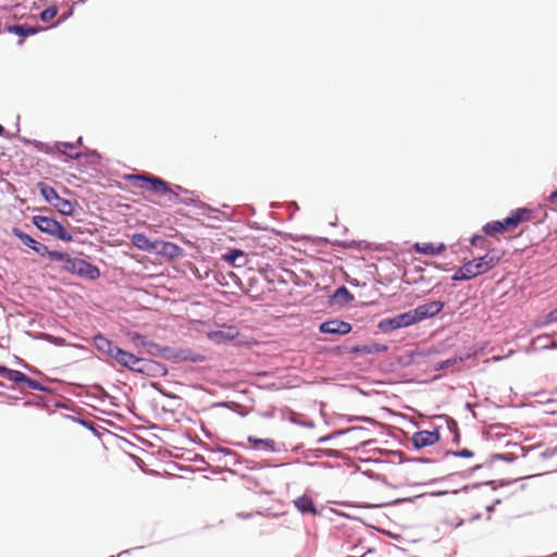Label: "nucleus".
<instances>
[{"label":"nucleus","mask_w":557,"mask_h":557,"mask_svg":"<svg viewBox=\"0 0 557 557\" xmlns=\"http://www.w3.org/2000/svg\"><path fill=\"white\" fill-rule=\"evenodd\" d=\"M231 454L232 455H227L228 457L233 458V465L234 466H237V465H244V457L242 455H239L238 453H236L235 450H232L231 449Z\"/></svg>","instance_id":"338daca9"},{"label":"nucleus","mask_w":557,"mask_h":557,"mask_svg":"<svg viewBox=\"0 0 557 557\" xmlns=\"http://www.w3.org/2000/svg\"><path fill=\"white\" fill-rule=\"evenodd\" d=\"M394 317L396 318L397 326L399 329H405L417 324V320L412 309L395 314Z\"/></svg>","instance_id":"72a5a7b5"},{"label":"nucleus","mask_w":557,"mask_h":557,"mask_svg":"<svg viewBox=\"0 0 557 557\" xmlns=\"http://www.w3.org/2000/svg\"><path fill=\"white\" fill-rule=\"evenodd\" d=\"M205 449L210 453H220L223 454L224 456L232 455L230 448H226L219 444L206 445Z\"/></svg>","instance_id":"5fc2aeb1"},{"label":"nucleus","mask_w":557,"mask_h":557,"mask_svg":"<svg viewBox=\"0 0 557 557\" xmlns=\"http://www.w3.org/2000/svg\"><path fill=\"white\" fill-rule=\"evenodd\" d=\"M238 335L239 331L235 325H223L220 330L209 332L208 337L220 345L234 341Z\"/></svg>","instance_id":"a211bd4d"},{"label":"nucleus","mask_w":557,"mask_h":557,"mask_svg":"<svg viewBox=\"0 0 557 557\" xmlns=\"http://www.w3.org/2000/svg\"><path fill=\"white\" fill-rule=\"evenodd\" d=\"M420 355L416 350L406 351L404 355L397 356L395 362L397 368L404 369L410 367L414 362V356Z\"/></svg>","instance_id":"4c0bfd02"},{"label":"nucleus","mask_w":557,"mask_h":557,"mask_svg":"<svg viewBox=\"0 0 557 557\" xmlns=\"http://www.w3.org/2000/svg\"><path fill=\"white\" fill-rule=\"evenodd\" d=\"M20 140L22 143H24L25 145L33 146L39 152H44V153L50 154V153H52V151H54L58 154H62V156L67 157V152L65 150V147H61L60 146L62 144H65V141H55L54 145H53V149H52L49 144L40 141V140H37V139H28V138H25V137H20Z\"/></svg>","instance_id":"f3484780"},{"label":"nucleus","mask_w":557,"mask_h":557,"mask_svg":"<svg viewBox=\"0 0 557 557\" xmlns=\"http://www.w3.org/2000/svg\"><path fill=\"white\" fill-rule=\"evenodd\" d=\"M352 324L338 318H330L318 325L321 334L345 336L352 332Z\"/></svg>","instance_id":"9d476101"},{"label":"nucleus","mask_w":557,"mask_h":557,"mask_svg":"<svg viewBox=\"0 0 557 557\" xmlns=\"http://www.w3.org/2000/svg\"><path fill=\"white\" fill-rule=\"evenodd\" d=\"M59 13V8L58 5L55 4H52V5H49L47 8H45L42 11H40L39 13V20L41 22H49L51 21L52 18H54Z\"/></svg>","instance_id":"37998d69"},{"label":"nucleus","mask_w":557,"mask_h":557,"mask_svg":"<svg viewBox=\"0 0 557 557\" xmlns=\"http://www.w3.org/2000/svg\"><path fill=\"white\" fill-rule=\"evenodd\" d=\"M294 506L302 515L320 516L321 511L315 506L312 497L304 494L294 500Z\"/></svg>","instance_id":"412c9836"},{"label":"nucleus","mask_w":557,"mask_h":557,"mask_svg":"<svg viewBox=\"0 0 557 557\" xmlns=\"http://www.w3.org/2000/svg\"><path fill=\"white\" fill-rule=\"evenodd\" d=\"M178 350H180V348H177V347L163 345L162 359L169 360L172 362H177Z\"/></svg>","instance_id":"a18cd8bd"},{"label":"nucleus","mask_w":557,"mask_h":557,"mask_svg":"<svg viewBox=\"0 0 557 557\" xmlns=\"http://www.w3.org/2000/svg\"><path fill=\"white\" fill-rule=\"evenodd\" d=\"M347 421L348 422L362 421V422H367L370 424H375V420L368 416H348Z\"/></svg>","instance_id":"052dcab7"},{"label":"nucleus","mask_w":557,"mask_h":557,"mask_svg":"<svg viewBox=\"0 0 557 557\" xmlns=\"http://www.w3.org/2000/svg\"><path fill=\"white\" fill-rule=\"evenodd\" d=\"M243 462H244L245 468L248 470H251V471H257V470H261V469H264L268 467H273L272 465H270L268 462L255 461V460H250L247 458H244Z\"/></svg>","instance_id":"8fccbe9b"},{"label":"nucleus","mask_w":557,"mask_h":557,"mask_svg":"<svg viewBox=\"0 0 557 557\" xmlns=\"http://www.w3.org/2000/svg\"><path fill=\"white\" fill-rule=\"evenodd\" d=\"M355 300L354 294L345 286H338L332 294L327 296V305L330 307L344 308Z\"/></svg>","instance_id":"2eb2a0df"},{"label":"nucleus","mask_w":557,"mask_h":557,"mask_svg":"<svg viewBox=\"0 0 557 557\" xmlns=\"http://www.w3.org/2000/svg\"><path fill=\"white\" fill-rule=\"evenodd\" d=\"M231 454L232 455H227L228 457L233 458V465L234 466H237V465H244V457L242 455H239L238 453H236L235 450H232L231 449Z\"/></svg>","instance_id":"69168bd1"},{"label":"nucleus","mask_w":557,"mask_h":557,"mask_svg":"<svg viewBox=\"0 0 557 557\" xmlns=\"http://www.w3.org/2000/svg\"><path fill=\"white\" fill-rule=\"evenodd\" d=\"M5 30L10 34L16 35L18 37V45H22L25 38L36 35L45 30V28L39 24L29 25L14 23L5 25Z\"/></svg>","instance_id":"4468645a"},{"label":"nucleus","mask_w":557,"mask_h":557,"mask_svg":"<svg viewBox=\"0 0 557 557\" xmlns=\"http://www.w3.org/2000/svg\"><path fill=\"white\" fill-rule=\"evenodd\" d=\"M377 329L381 333L384 334L399 330L397 326L396 318L394 315L381 319L377 323Z\"/></svg>","instance_id":"c9c22d12"},{"label":"nucleus","mask_w":557,"mask_h":557,"mask_svg":"<svg viewBox=\"0 0 557 557\" xmlns=\"http://www.w3.org/2000/svg\"><path fill=\"white\" fill-rule=\"evenodd\" d=\"M37 189L39 191V195L50 206L54 203V200H58L59 194L53 186H51L45 182H39L37 184Z\"/></svg>","instance_id":"7c9ffc66"},{"label":"nucleus","mask_w":557,"mask_h":557,"mask_svg":"<svg viewBox=\"0 0 557 557\" xmlns=\"http://www.w3.org/2000/svg\"><path fill=\"white\" fill-rule=\"evenodd\" d=\"M349 347L350 346L336 345L332 347H325L323 351L333 356H342L344 352H349Z\"/></svg>","instance_id":"864d4df0"},{"label":"nucleus","mask_w":557,"mask_h":557,"mask_svg":"<svg viewBox=\"0 0 557 557\" xmlns=\"http://www.w3.org/2000/svg\"><path fill=\"white\" fill-rule=\"evenodd\" d=\"M534 218V210L527 207H520L511 210L509 214L502 219L490 222V269L498 262L504 251L494 247L495 238L499 234L510 233L517 230L521 224L531 221Z\"/></svg>","instance_id":"f03ea898"},{"label":"nucleus","mask_w":557,"mask_h":557,"mask_svg":"<svg viewBox=\"0 0 557 557\" xmlns=\"http://www.w3.org/2000/svg\"><path fill=\"white\" fill-rule=\"evenodd\" d=\"M441 426H435L432 431L419 430L412 434L411 443L414 450L432 446L441 441Z\"/></svg>","instance_id":"9b49d317"},{"label":"nucleus","mask_w":557,"mask_h":557,"mask_svg":"<svg viewBox=\"0 0 557 557\" xmlns=\"http://www.w3.org/2000/svg\"><path fill=\"white\" fill-rule=\"evenodd\" d=\"M30 222L40 233L49 235L57 240L63 243L74 242L73 233L53 215H33Z\"/></svg>","instance_id":"39448f33"},{"label":"nucleus","mask_w":557,"mask_h":557,"mask_svg":"<svg viewBox=\"0 0 557 557\" xmlns=\"http://www.w3.org/2000/svg\"><path fill=\"white\" fill-rule=\"evenodd\" d=\"M94 388L100 393V395L97 397L99 400L104 401L106 399H109L113 407H119L117 398L110 395L101 384L95 383Z\"/></svg>","instance_id":"79ce46f5"},{"label":"nucleus","mask_w":557,"mask_h":557,"mask_svg":"<svg viewBox=\"0 0 557 557\" xmlns=\"http://www.w3.org/2000/svg\"><path fill=\"white\" fill-rule=\"evenodd\" d=\"M361 473L364 476H367V478H369L371 480H374V481H377V482H382V483H384L387 486H393L391 483H388L387 478L384 474L375 473L374 471H372L370 469L362 470Z\"/></svg>","instance_id":"3c124183"},{"label":"nucleus","mask_w":557,"mask_h":557,"mask_svg":"<svg viewBox=\"0 0 557 557\" xmlns=\"http://www.w3.org/2000/svg\"><path fill=\"white\" fill-rule=\"evenodd\" d=\"M397 369V364L394 361H382L380 363V371L383 373H391L394 372Z\"/></svg>","instance_id":"4d7b16f0"},{"label":"nucleus","mask_w":557,"mask_h":557,"mask_svg":"<svg viewBox=\"0 0 557 557\" xmlns=\"http://www.w3.org/2000/svg\"><path fill=\"white\" fill-rule=\"evenodd\" d=\"M438 418H445L447 423V429L450 433H455L459 431L458 423L454 418L447 417V416H438Z\"/></svg>","instance_id":"13d9d810"},{"label":"nucleus","mask_w":557,"mask_h":557,"mask_svg":"<svg viewBox=\"0 0 557 557\" xmlns=\"http://www.w3.org/2000/svg\"><path fill=\"white\" fill-rule=\"evenodd\" d=\"M305 456L306 457L312 456L314 458H322V457L342 458L343 453L341 450L333 449V448H314V449H308L307 451H305Z\"/></svg>","instance_id":"2f4dec72"},{"label":"nucleus","mask_w":557,"mask_h":557,"mask_svg":"<svg viewBox=\"0 0 557 557\" xmlns=\"http://www.w3.org/2000/svg\"><path fill=\"white\" fill-rule=\"evenodd\" d=\"M247 442L250 445V447L255 450H264L270 453L281 451L275 441L272 438H260L255 435H248Z\"/></svg>","instance_id":"aec40b11"},{"label":"nucleus","mask_w":557,"mask_h":557,"mask_svg":"<svg viewBox=\"0 0 557 557\" xmlns=\"http://www.w3.org/2000/svg\"><path fill=\"white\" fill-rule=\"evenodd\" d=\"M221 259L232 267H240L246 262V253L239 248H228Z\"/></svg>","instance_id":"bb28decb"},{"label":"nucleus","mask_w":557,"mask_h":557,"mask_svg":"<svg viewBox=\"0 0 557 557\" xmlns=\"http://www.w3.org/2000/svg\"><path fill=\"white\" fill-rule=\"evenodd\" d=\"M51 262H60V271L69 273L86 281H97L101 276V270L98 265L91 263L85 258L74 257L67 251L54 250Z\"/></svg>","instance_id":"7ed1b4c3"},{"label":"nucleus","mask_w":557,"mask_h":557,"mask_svg":"<svg viewBox=\"0 0 557 557\" xmlns=\"http://www.w3.org/2000/svg\"><path fill=\"white\" fill-rule=\"evenodd\" d=\"M35 407L45 409L48 412L52 413L53 410L49 407V400L44 396H35Z\"/></svg>","instance_id":"6e6d98bb"},{"label":"nucleus","mask_w":557,"mask_h":557,"mask_svg":"<svg viewBox=\"0 0 557 557\" xmlns=\"http://www.w3.org/2000/svg\"><path fill=\"white\" fill-rule=\"evenodd\" d=\"M454 456L458 458H472L474 456V451L469 448H461L458 450L447 449L444 453V457Z\"/></svg>","instance_id":"49530a36"},{"label":"nucleus","mask_w":557,"mask_h":557,"mask_svg":"<svg viewBox=\"0 0 557 557\" xmlns=\"http://www.w3.org/2000/svg\"><path fill=\"white\" fill-rule=\"evenodd\" d=\"M483 466H484L483 463L475 465L472 468L463 470V471H457V472H454V473H449V474H447L445 476L431 479V480H429L426 482L412 483L411 485L412 486H430V485H435V484H437L440 482H453L456 478H459L461 480H468L478 470L482 469Z\"/></svg>","instance_id":"ddd939ff"},{"label":"nucleus","mask_w":557,"mask_h":557,"mask_svg":"<svg viewBox=\"0 0 557 557\" xmlns=\"http://www.w3.org/2000/svg\"><path fill=\"white\" fill-rule=\"evenodd\" d=\"M74 13V8H70L66 12H64L60 18L53 23L50 27H58L59 25H61L62 23H64L66 20H69Z\"/></svg>","instance_id":"680f3d73"},{"label":"nucleus","mask_w":557,"mask_h":557,"mask_svg":"<svg viewBox=\"0 0 557 557\" xmlns=\"http://www.w3.org/2000/svg\"><path fill=\"white\" fill-rule=\"evenodd\" d=\"M158 249H154L153 255L166 257L171 259L180 258L185 255V250L177 244L169 240L157 239Z\"/></svg>","instance_id":"dca6fc26"},{"label":"nucleus","mask_w":557,"mask_h":557,"mask_svg":"<svg viewBox=\"0 0 557 557\" xmlns=\"http://www.w3.org/2000/svg\"><path fill=\"white\" fill-rule=\"evenodd\" d=\"M366 431H367V429L363 428V426H350V428H347V429L336 430V431H334V432H332L330 434L321 436L315 442H317V444H325V443L330 442L331 440H334L336 437L343 436L345 434L362 433V432H366Z\"/></svg>","instance_id":"c756f323"},{"label":"nucleus","mask_w":557,"mask_h":557,"mask_svg":"<svg viewBox=\"0 0 557 557\" xmlns=\"http://www.w3.org/2000/svg\"><path fill=\"white\" fill-rule=\"evenodd\" d=\"M82 158H85L87 162L92 165H99L101 161V154L97 150L90 148H85L84 151H82Z\"/></svg>","instance_id":"a19ab883"},{"label":"nucleus","mask_w":557,"mask_h":557,"mask_svg":"<svg viewBox=\"0 0 557 557\" xmlns=\"http://www.w3.org/2000/svg\"><path fill=\"white\" fill-rule=\"evenodd\" d=\"M129 336V339L132 342V344L140 349L139 350V354H146L147 350H148V347L149 345L151 344V339H149L147 336L143 335L141 333L139 332H131L128 334Z\"/></svg>","instance_id":"473e14b6"},{"label":"nucleus","mask_w":557,"mask_h":557,"mask_svg":"<svg viewBox=\"0 0 557 557\" xmlns=\"http://www.w3.org/2000/svg\"><path fill=\"white\" fill-rule=\"evenodd\" d=\"M318 240L321 243L330 244L333 247H337V248H342V249H348V248L361 249L363 246L364 247L368 246L367 242H357L354 239L348 242V240H342V239L331 240L326 237H319Z\"/></svg>","instance_id":"c85d7f7f"},{"label":"nucleus","mask_w":557,"mask_h":557,"mask_svg":"<svg viewBox=\"0 0 557 557\" xmlns=\"http://www.w3.org/2000/svg\"><path fill=\"white\" fill-rule=\"evenodd\" d=\"M516 481H517L516 479L515 480H502V481L490 480L488 484L492 490H496L498 486L509 485L511 483H515Z\"/></svg>","instance_id":"e2e57ef3"},{"label":"nucleus","mask_w":557,"mask_h":557,"mask_svg":"<svg viewBox=\"0 0 557 557\" xmlns=\"http://www.w3.org/2000/svg\"><path fill=\"white\" fill-rule=\"evenodd\" d=\"M60 146L65 147L69 159L79 160L82 158V150L79 149V147H77V143L65 141V144H62Z\"/></svg>","instance_id":"ea45409f"},{"label":"nucleus","mask_w":557,"mask_h":557,"mask_svg":"<svg viewBox=\"0 0 557 557\" xmlns=\"http://www.w3.org/2000/svg\"><path fill=\"white\" fill-rule=\"evenodd\" d=\"M94 344L98 351L113 359L119 366L121 361L128 362L132 360V351L120 347L112 339L108 338L102 333L94 335Z\"/></svg>","instance_id":"423d86ee"},{"label":"nucleus","mask_w":557,"mask_h":557,"mask_svg":"<svg viewBox=\"0 0 557 557\" xmlns=\"http://www.w3.org/2000/svg\"><path fill=\"white\" fill-rule=\"evenodd\" d=\"M61 215L64 216H74L76 212V208L79 207L76 200H70L66 198L58 196V200H54V203L51 205Z\"/></svg>","instance_id":"393cba45"},{"label":"nucleus","mask_w":557,"mask_h":557,"mask_svg":"<svg viewBox=\"0 0 557 557\" xmlns=\"http://www.w3.org/2000/svg\"><path fill=\"white\" fill-rule=\"evenodd\" d=\"M9 382L13 383L14 385L18 386L20 387V392L21 393H24L22 387H26V388H29L32 391H38V392H42V393H46V394H57V389L47 385V384H44L41 383L39 380H35L30 376H28L26 373L20 371V370H14L13 369V372L11 374V377L9 380Z\"/></svg>","instance_id":"6e6552de"},{"label":"nucleus","mask_w":557,"mask_h":557,"mask_svg":"<svg viewBox=\"0 0 557 557\" xmlns=\"http://www.w3.org/2000/svg\"><path fill=\"white\" fill-rule=\"evenodd\" d=\"M503 428V424L499 423L490 424V444L493 443L494 447L507 437L506 434L502 433Z\"/></svg>","instance_id":"f704fd0d"},{"label":"nucleus","mask_w":557,"mask_h":557,"mask_svg":"<svg viewBox=\"0 0 557 557\" xmlns=\"http://www.w3.org/2000/svg\"><path fill=\"white\" fill-rule=\"evenodd\" d=\"M466 358L461 357V356H453L450 358H447L445 360H441L438 361L435 366H434V369L436 371H444V370H447V369H450V368H454L456 367L457 364L461 363L465 361Z\"/></svg>","instance_id":"e433bc0d"},{"label":"nucleus","mask_w":557,"mask_h":557,"mask_svg":"<svg viewBox=\"0 0 557 557\" xmlns=\"http://www.w3.org/2000/svg\"><path fill=\"white\" fill-rule=\"evenodd\" d=\"M391 455L397 459V462L399 465L408 462L409 458L406 457L405 453L401 450H393L391 451Z\"/></svg>","instance_id":"0e129e2a"},{"label":"nucleus","mask_w":557,"mask_h":557,"mask_svg":"<svg viewBox=\"0 0 557 557\" xmlns=\"http://www.w3.org/2000/svg\"><path fill=\"white\" fill-rule=\"evenodd\" d=\"M486 258L487 252L479 259H473L466 262L451 275V281H469L479 274L485 273L487 271V261L485 260Z\"/></svg>","instance_id":"0eeeda50"},{"label":"nucleus","mask_w":557,"mask_h":557,"mask_svg":"<svg viewBox=\"0 0 557 557\" xmlns=\"http://www.w3.org/2000/svg\"><path fill=\"white\" fill-rule=\"evenodd\" d=\"M162 349H163V345L152 341L148 347L146 355H148L151 358H156V357L162 358Z\"/></svg>","instance_id":"603ef678"},{"label":"nucleus","mask_w":557,"mask_h":557,"mask_svg":"<svg viewBox=\"0 0 557 557\" xmlns=\"http://www.w3.org/2000/svg\"><path fill=\"white\" fill-rule=\"evenodd\" d=\"M150 387H152L153 389H156L157 392H159L162 396L169 398V399H180V396L165 389L159 382L157 381H151L149 383Z\"/></svg>","instance_id":"09e8293b"},{"label":"nucleus","mask_w":557,"mask_h":557,"mask_svg":"<svg viewBox=\"0 0 557 557\" xmlns=\"http://www.w3.org/2000/svg\"><path fill=\"white\" fill-rule=\"evenodd\" d=\"M133 360L128 362L121 361L120 366L128 371L148 377H164L169 374V369L164 363L152 358L137 356L132 352Z\"/></svg>","instance_id":"20e7f679"},{"label":"nucleus","mask_w":557,"mask_h":557,"mask_svg":"<svg viewBox=\"0 0 557 557\" xmlns=\"http://www.w3.org/2000/svg\"><path fill=\"white\" fill-rule=\"evenodd\" d=\"M12 372H13V369H11L4 364H0V376L7 379L9 381Z\"/></svg>","instance_id":"774afa93"},{"label":"nucleus","mask_w":557,"mask_h":557,"mask_svg":"<svg viewBox=\"0 0 557 557\" xmlns=\"http://www.w3.org/2000/svg\"><path fill=\"white\" fill-rule=\"evenodd\" d=\"M517 459V456L511 453H490V466L496 461L512 462Z\"/></svg>","instance_id":"58836bf2"},{"label":"nucleus","mask_w":557,"mask_h":557,"mask_svg":"<svg viewBox=\"0 0 557 557\" xmlns=\"http://www.w3.org/2000/svg\"><path fill=\"white\" fill-rule=\"evenodd\" d=\"M289 421L294 424L300 425L307 429H313L315 423L312 419H304L300 414L293 413L289 417Z\"/></svg>","instance_id":"c03bdc74"},{"label":"nucleus","mask_w":557,"mask_h":557,"mask_svg":"<svg viewBox=\"0 0 557 557\" xmlns=\"http://www.w3.org/2000/svg\"><path fill=\"white\" fill-rule=\"evenodd\" d=\"M12 234L16 237L24 246L33 250L36 255L41 258H47L50 261L52 260V253L54 250H50L45 244L36 240L29 234L21 230L20 227H13Z\"/></svg>","instance_id":"1a4fd4ad"},{"label":"nucleus","mask_w":557,"mask_h":557,"mask_svg":"<svg viewBox=\"0 0 557 557\" xmlns=\"http://www.w3.org/2000/svg\"><path fill=\"white\" fill-rule=\"evenodd\" d=\"M207 470H209L212 474H215V475L216 474H221L222 472H228L231 474H235L236 473L235 470H233V469H231L228 467H225L223 469L221 467H214V466H210V465H208Z\"/></svg>","instance_id":"bf43d9fd"},{"label":"nucleus","mask_w":557,"mask_h":557,"mask_svg":"<svg viewBox=\"0 0 557 557\" xmlns=\"http://www.w3.org/2000/svg\"><path fill=\"white\" fill-rule=\"evenodd\" d=\"M128 182L133 183L136 187L146 189L148 191H151L158 196H165V195H172L173 201L176 203H182L185 206H193L199 210L206 211V212H215L221 215V218H218V220H231L230 216L221 211L220 209L213 208L212 206L203 202L198 197H188V198H181L180 194H186V195H193L194 191L177 185L172 184L164 178L157 176L151 173H133L128 174L125 177Z\"/></svg>","instance_id":"f257e3e1"},{"label":"nucleus","mask_w":557,"mask_h":557,"mask_svg":"<svg viewBox=\"0 0 557 557\" xmlns=\"http://www.w3.org/2000/svg\"><path fill=\"white\" fill-rule=\"evenodd\" d=\"M388 350V346L386 344L382 343H371L367 345H354L349 347V354L360 356L362 354H379V352H385Z\"/></svg>","instance_id":"5701e85b"},{"label":"nucleus","mask_w":557,"mask_h":557,"mask_svg":"<svg viewBox=\"0 0 557 557\" xmlns=\"http://www.w3.org/2000/svg\"><path fill=\"white\" fill-rule=\"evenodd\" d=\"M131 243L138 250L152 253L158 249L157 239L151 240L145 233L137 232L131 235Z\"/></svg>","instance_id":"6ab92c4d"},{"label":"nucleus","mask_w":557,"mask_h":557,"mask_svg":"<svg viewBox=\"0 0 557 557\" xmlns=\"http://www.w3.org/2000/svg\"><path fill=\"white\" fill-rule=\"evenodd\" d=\"M445 307L443 300H431L429 302L417 306L413 310L417 323L431 319L440 314Z\"/></svg>","instance_id":"f8f14e48"},{"label":"nucleus","mask_w":557,"mask_h":557,"mask_svg":"<svg viewBox=\"0 0 557 557\" xmlns=\"http://www.w3.org/2000/svg\"><path fill=\"white\" fill-rule=\"evenodd\" d=\"M40 339L42 341H46L54 346H59V347H63V346H66L67 343H66V339L61 337V336H55V335H52V334H48V333H42L41 336H40Z\"/></svg>","instance_id":"de8ad7c7"},{"label":"nucleus","mask_w":557,"mask_h":557,"mask_svg":"<svg viewBox=\"0 0 557 557\" xmlns=\"http://www.w3.org/2000/svg\"><path fill=\"white\" fill-rule=\"evenodd\" d=\"M412 250L424 256H438L446 250V245L444 243H416Z\"/></svg>","instance_id":"4be33fe9"},{"label":"nucleus","mask_w":557,"mask_h":557,"mask_svg":"<svg viewBox=\"0 0 557 557\" xmlns=\"http://www.w3.org/2000/svg\"><path fill=\"white\" fill-rule=\"evenodd\" d=\"M64 417L82 426H84L85 429L91 431L97 437H101V435L107 432V429L103 428V426H100L96 423H94L92 421L84 418V417H81V416H72V414H64Z\"/></svg>","instance_id":"a878e982"},{"label":"nucleus","mask_w":557,"mask_h":557,"mask_svg":"<svg viewBox=\"0 0 557 557\" xmlns=\"http://www.w3.org/2000/svg\"><path fill=\"white\" fill-rule=\"evenodd\" d=\"M207 360V356L200 352H197L190 348H180L177 355V362H191V363H200Z\"/></svg>","instance_id":"cd10ccee"},{"label":"nucleus","mask_w":557,"mask_h":557,"mask_svg":"<svg viewBox=\"0 0 557 557\" xmlns=\"http://www.w3.org/2000/svg\"><path fill=\"white\" fill-rule=\"evenodd\" d=\"M446 494H448V491H435V492H430V493H422L420 495L410 496V497L396 498V499H394L389 503H385V504H379V505L364 504L362 507H364V508L384 507V506H388V505H399L403 503H413L416 499H418L420 497H425V496L441 497Z\"/></svg>","instance_id":"b1692460"}]
</instances>
